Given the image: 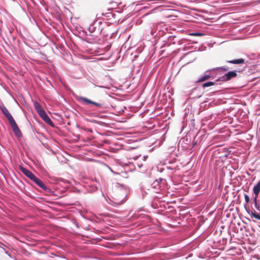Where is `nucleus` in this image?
Instances as JSON below:
<instances>
[{
	"instance_id": "0eeeda50",
	"label": "nucleus",
	"mask_w": 260,
	"mask_h": 260,
	"mask_svg": "<svg viewBox=\"0 0 260 260\" xmlns=\"http://www.w3.org/2000/svg\"><path fill=\"white\" fill-rule=\"evenodd\" d=\"M227 62L233 64H243L245 63V60L243 58H239L233 60H228Z\"/></svg>"
},
{
	"instance_id": "7ed1b4c3",
	"label": "nucleus",
	"mask_w": 260,
	"mask_h": 260,
	"mask_svg": "<svg viewBox=\"0 0 260 260\" xmlns=\"http://www.w3.org/2000/svg\"><path fill=\"white\" fill-rule=\"evenodd\" d=\"M34 107L41 117V118L48 124L51 126L52 127H54V124L49 117L47 115L45 110L42 108L40 104L37 102H35L34 103Z\"/></svg>"
},
{
	"instance_id": "f257e3e1",
	"label": "nucleus",
	"mask_w": 260,
	"mask_h": 260,
	"mask_svg": "<svg viewBox=\"0 0 260 260\" xmlns=\"http://www.w3.org/2000/svg\"><path fill=\"white\" fill-rule=\"evenodd\" d=\"M1 110L2 111L3 113L8 119L9 123L13 129V131L14 133L16 136H17V137H21L22 136V134L19 127H18L14 119L13 118L11 114L9 113L8 110L5 106H2L1 107Z\"/></svg>"
},
{
	"instance_id": "423d86ee",
	"label": "nucleus",
	"mask_w": 260,
	"mask_h": 260,
	"mask_svg": "<svg viewBox=\"0 0 260 260\" xmlns=\"http://www.w3.org/2000/svg\"><path fill=\"white\" fill-rule=\"evenodd\" d=\"M253 193L255 194L254 198H257L260 191V181H259L253 188Z\"/></svg>"
},
{
	"instance_id": "f8f14e48",
	"label": "nucleus",
	"mask_w": 260,
	"mask_h": 260,
	"mask_svg": "<svg viewBox=\"0 0 260 260\" xmlns=\"http://www.w3.org/2000/svg\"><path fill=\"white\" fill-rule=\"evenodd\" d=\"M254 206L255 208L260 211V205L257 203V198H254Z\"/></svg>"
},
{
	"instance_id": "39448f33",
	"label": "nucleus",
	"mask_w": 260,
	"mask_h": 260,
	"mask_svg": "<svg viewBox=\"0 0 260 260\" xmlns=\"http://www.w3.org/2000/svg\"><path fill=\"white\" fill-rule=\"evenodd\" d=\"M80 99H81V100H82L84 102L86 103V104H93V105H95L96 106H98L99 107H101L102 106V104L98 103H96L95 102H93L85 97H80Z\"/></svg>"
},
{
	"instance_id": "4468645a",
	"label": "nucleus",
	"mask_w": 260,
	"mask_h": 260,
	"mask_svg": "<svg viewBox=\"0 0 260 260\" xmlns=\"http://www.w3.org/2000/svg\"><path fill=\"white\" fill-rule=\"evenodd\" d=\"M221 70H222V71H227L228 70V68H225V67H221L219 68Z\"/></svg>"
},
{
	"instance_id": "20e7f679",
	"label": "nucleus",
	"mask_w": 260,
	"mask_h": 260,
	"mask_svg": "<svg viewBox=\"0 0 260 260\" xmlns=\"http://www.w3.org/2000/svg\"><path fill=\"white\" fill-rule=\"evenodd\" d=\"M237 71H230L225 74L221 79L222 81H228L233 78H235L237 76Z\"/></svg>"
},
{
	"instance_id": "f03ea898",
	"label": "nucleus",
	"mask_w": 260,
	"mask_h": 260,
	"mask_svg": "<svg viewBox=\"0 0 260 260\" xmlns=\"http://www.w3.org/2000/svg\"><path fill=\"white\" fill-rule=\"evenodd\" d=\"M20 170L30 179L34 181L40 187L44 190L47 189V186L39 178H38L31 171L24 168L22 166H20Z\"/></svg>"
},
{
	"instance_id": "9b49d317",
	"label": "nucleus",
	"mask_w": 260,
	"mask_h": 260,
	"mask_svg": "<svg viewBox=\"0 0 260 260\" xmlns=\"http://www.w3.org/2000/svg\"><path fill=\"white\" fill-rule=\"evenodd\" d=\"M215 84V83L214 82L209 81V82H207L206 83L203 84L202 86H203V87L205 88L206 87H209V86L214 85Z\"/></svg>"
},
{
	"instance_id": "9d476101",
	"label": "nucleus",
	"mask_w": 260,
	"mask_h": 260,
	"mask_svg": "<svg viewBox=\"0 0 260 260\" xmlns=\"http://www.w3.org/2000/svg\"><path fill=\"white\" fill-rule=\"evenodd\" d=\"M251 217L260 220V214L256 213L255 211L251 212Z\"/></svg>"
},
{
	"instance_id": "ddd939ff",
	"label": "nucleus",
	"mask_w": 260,
	"mask_h": 260,
	"mask_svg": "<svg viewBox=\"0 0 260 260\" xmlns=\"http://www.w3.org/2000/svg\"><path fill=\"white\" fill-rule=\"evenodd\" d=\"M244 199L246 203H248L250 202L249 197L247 194H244Z\"/></svg>"
},
{
	"instance_id": "1a4fd4ad",
	"label": "nucleus",
	"mask_w": 260,
	"mask_h": 260,
	"mask_svg": "<svg viewBox=\"0 0 260 260\" xmlns=\"http://www.w3.org/2000/svg\"><path fill=\"white\" fill-rule=\"evenodd\" d=\"M210 77V76L209 75L205 74L203 76L200 77L197 81V83L205 81L208 79H209Z\"/></svg>"
},
{
	"instance_id": "6e6552de",
	"label": "nucleus",
	"mask_w": 260,
	"mask_h": 260,
	"mask_svg": "<svg viewBox=\"0 0 260 260\" xmlns=\"http://www.w3.org/2000/svg\"><path fill=\"white\" fill-rule=\"evenodd\" d=\"M162 181V179H156L152 184V187L155 189H159L160 187V182Z\"/></svg>"
}]
</instances>
